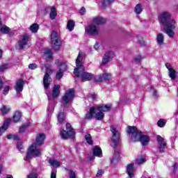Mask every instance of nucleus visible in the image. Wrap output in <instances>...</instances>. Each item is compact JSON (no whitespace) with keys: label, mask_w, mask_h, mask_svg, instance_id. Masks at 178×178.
Here are the masks:
<instances>
[{"label":"nucleus","mask_w":178,"mask_h":178,"mask_svg":"<svg viewBox=\"0 0 178 178\" xmlns=\"http://www.w3.org/2000/svg\"><path fill=\"white\" fill-rule=\"evenodd\" d=\"M170 14L166 11L163 12L158 17L161 26H165L164 32L170 38L175 37V30L177 29V23L175 19H170Z\"/></svg>","instance_id":"nucleus-1"},{"label":"nucleus","mask_w":178,"mask_h":178,"mask_svg":"<svg viewBox=\"0 0 178 178\" xmlns=\"http://www.w3.org/2000/svg\"><path fill=\"white\" fill-rule=\"evenodd\" d=\"M84 53L80 51L76 60V67L74 70V74L76 77H80L82 81H90L95 76L94 74L84 72V66L83 65L82 60L84 59Z\"/></svg>","instance_id":"nucleus-2"},{"label":"nucleus","mask_w":178,"mask_h":178,"mask_svg":"<svg viewBox=\"0 0 178 178\" xmlns=\"http://www.w3.org/2000/svg\"><path fill=\"white\" fill-rule=\"evenodd\" d=\"M112 108V104H106L104 106H95L90 108L89 112L86 115V119H97V120H102L105 114L104 112H109Z\"/></svg>","instance_id":"nucleus-3"},{"label":"nucleus","mask_w":178,"mask_h":178,"mask_svg":"<svg viewBox=\"0 0 178 178\" xmlns=\"http://www.w3.org/2000/svg\"><path fill=\"white\" fill-rule=\"evenodd\" d=\"M127 133L132 141H140L142 145H147L149 143V137L140 131L136 127H129Z\"/></svg>","instance_id":"nucleus-4"},{"label":"nucleus","mask_w":178,"mask_h":178,"mask_svg":"<svg viewBox=\"0 0 178 178\" xmlns=\"http://www.w3.org/2000/svg\"><path fill=\"white\" fill-rule=\"evenodd\" d=\"M106 22V19L102 17H95L93 18L92 24L86 29V33L89 35H98L99 34V25Z\"/></svg>","instance_id":"nucleus-5"},{"label":"nucleus","mask_w":178,"mask_h":178,"mask_svg":"<svg viewBox=\"0 0 178 178\" xmlns=\"http://www.w3.org/2000/svg\"><path fill=\"white\" fill-rule=\"evenodd\" d=\"M38 156H41V149H40V146L37 145V144L32 143L29 148L24 161H30L32 158H37Z\"/></svg>","instance_id":"nucleus-6"},{"label":"nucleus","mask_w":178,"mask_h":178,"mask_svg":"<svg viewBox=\"0 0 178 178\" xmlns=\"http://www.w3.org/2000/svg\"><path fill=\"white\" fill-rule=\"evenodd\" d=\"M74 98V90L69 89L65 92V95L63 97L61 100L62 106L63 108H67L70 105V102Z\"/></svg>","instance_id":"nucleus-7"},{"label":"nucleus","mask_w":178,"mask_h":178,"mask_svg":"<svg viewBox=\"0 0 178 178\" xmlns=\"http://www.w3.org/2000/svg\"><path fill=\"white\" fill-rule=\"evenodd\" d=\"M44 69H46V73L43 77V84L44 89L48 90L49 88V86H51V76L49 73L52 72V69H51V66H44L42 67V72L44 71Z\"/></svg>","instance_id":"nucleus-8"},{"label":"nucleus","mask_w":178,"mask_h":178,"mask_svg":"<svg viewBox=\"0 0 178 178\" xmlns=\"http://www.w3.org/2000/svg\"><path fill=\"white\" fill-rule=\"evenodd\" d=\"M50 38L53 49H54V51H59L60 48V40H59V35H58V32L53 31Z\"/></svg>","instance_id":"nucleus-9"},{"label":"nucleus","mask_w":178,"mask_h":178,"mask_svg":"<svg viewBox=\"0 0 178 178\" xmlns=\"http://www.w3.org/2000/svg\"><path fill=\"white\" fill-rule=\"evenodd\" d=\"M111 131L113 134L112 138H111V141L113 143V147H116L118 145V143H119V140L120 138V134L113 127H111Z\"/></svg>","instance_id":"nucleus-10"},{"label":"nucleus","mask_w":178,"mask_h":178,"mask_svg":"<svg viewBox=\"0 0 178 178\" xmlns=\"http://www.w3.org/2000/svg\"><path fill=\"white\" fill-rule=\"evenodd\" d=\"M55 63L60 66L59 70L56 74V79L60 80L63 77V70H66V64L60 63L59 60H56Z\"/></svg>","instance_id":"nucleus-11"},{"label":"nucleus","mask_w":178,"mask_h":178,"mask_svg":"<svg viewBox=\"0 0 178 178\" xmlns=\"http://www.w3.org/2000/svg\"><path fill=\"white\" fill-rule=\"evenodd\" d=\"M156 140L158 143V149L160 152H165V149H166V140L159 135L156 136Z\"/></svg>","instance_id":"nucleus-12"},{"label":"nucleus","mask_w":178,"mask_h":178,"mask_svg":"<svg viewBox=\"0 0 178 178\" xmlns=\"http://www.w3.org/2000/svg\"><path fill=\"white\" fill-rule=\"evenodd\" d=\"M29 42L30 40L29 39V35H23L22 39L18 42V45L20 49H23V48H29V47H30Z\"/></svg>","instance_id":"nucleus-13"},{"label":"nucleus","mask_w":178,"mask_h":178,"mask_svg":"<svg viewBox=\"0 0 178 178\" xmlns=\"http://www.w3.org/2000/svg\"><path fill=\"white\" fill-rule=\"evenodd\" d=\"M76 136V132L74 130L72 129L71 131L63 130L60 131V136L63 140H67V138H73Z\"/></svg>","instance_id":"nucleus-14"},{"label":"nucleus","mask_w":178,"mask_h":178,"mask_svg":"<svg viewBox=\"0 0 178 178\" xmlns=\"http://www.w3.org/2000/svg\"><path fill=\"white\" fill-rule=\"evenodd\" d=\"M24 87V81H23V79H19L16 82V84L14 87V88L17 92V95H18V97H20V94H21L22 91H23Z\"/></svg>","instance_id":"nucleus-15"},{"label":"nucleus","mask_w":178,"mask_h":178,"mask_svg":"<svg viewBox=\"0 0 178 178\" xmlns=\"http://www.w3.org/2000/svg\"><path fill=\"white\" fill-rule=\"evenodd\" d=\"M126 173L128 175L129 177H134V172H136V168H134V163H130L125 167Z\"/></svg>","instance_id":"nucleus-16"},{"label":"nucleus","mask_w":178,"mask_h":178,"mask_svg":"<svg viewBox=\"0 0 178 178\" xmlns=\"http://www.w3.org/2000/svg\"><path fill=\"white\" fill-rule=\"evenodd\" d=\"M165 67L168 70L169 77L172 80H175V79H176V70H175V69H173V67H172V64L169 63H165Z\"/></svg>","instance_id":"nucleus-17"},{"label":"nucleus","mask_w":178,"mask_h":178,"mask_svg":"<svg viewBox=\"0 0 178 178\" xmlns=\"http://www.w3.org/2000/svg\"><path fill=\"white\" fill-rule=\"evenodd\" d=\"M113 56H114L113 52L107 51L103 58V60H102L103 65H106V63H108V62H109L113 58Z\"/></svg>","instance_id":"nucleus-18"},{"label":"nucleus","mask_w":178,"mask_h":178,"mask_svg":"<svg viewBox=\"0 0 178 178\" xmlns=\"http://www.w3.org/2000/svg\"><path fill=\"white\" fill-rule=\"evenodd\" d=\"M44 140H45V134H40L36 137L35 144L40 147V145H42V144H44Z\"/></svg>","instance_id":"nucleus-19"},{"label":"nucleus","mask_w":178,"mask_h":178,"mask_svg":"<svg viewBox=\"0 0 178 178\" xmlns=\"http://www.w3.org/2000/svg\"><path fill=\"white\" fill-rule=\"evenodd\" d=\"M11 120L6 119L4 121L3 126L0 128V136H2L3 133H5L6 130H8V127H9V124H10Z\"/></svg>","instance_id":"nucleus-20"},{"label":"nucleus","mask_w":178,"mask_h":178,"mask_svg":"<svg viewBox=\"0 0 178 178\" xmlns=\"http://www.w3.org/2000/svg\"><path fill=\"white\" fill-rule=\"evenodd\" d=\"M59 94H60V86L55 85L53 88L52 97L58 98L59 97Z\"/></svg>","instance_id":"nucleus-21"},{"label":"nucleus","mask_w":178,"mask_h":178,"mask_svg":"<svg viewBox=\"0 0 178 178\" xmlns=\"http://www.w3.org/2000/svg\"><path fill=\"white\" fill-rule=\"evenodd\" d=\"M111 77V74L104 73L102 76H97L95 77L96 81H104L110 80Z\"/></svg>","instance_id":"nucleus-22"},{"label":"nucleus","mask_w":178,"mask_h":178,"mask_svg":"<svg viewBox=\"0 0 178 178\" xmlns=\"http://www.w3.org/2000/svg\"><path fill=\"white\" fill-rule=\"evenodd\" d=\"M43 58L46 59V60H49V59H52V51L50 49H47L44 50L43 54Z\"/></svg>","instance_id":"nucleus-23"},{"label":"nucleus","mask_w":178,"mask_h":178,"mask_svg":"<svg viewBox=\"0 0 178 178\" xmlns=\"http://www.w3.org/2000/svg\"><path fill=\"white\" fill-rule=\"evenodd\" d=\"M20 119H22V113L19 111H15L13 117V122H15V123H17L18 122H20Z\"/></svg>","instance_id":"nucleus-24"},{"label":"nucleus","mask_w":178,"mask_h":178,"mask_svg":"<svg viewBox=\"0 0 178 178\" xmlns=\"http://www.w3.org/2000/svg\"><path fill=\"white\" fill-rule=\"evenodd\" d=\"M57 15L58 11H56V8H55V6H52L49 14L50 19L51 20H55V18L56 17Z\"/></svg>","instance_id":"nucleus-25"},{"label":"nucleus","mask_w":178,"mask_h":178,"mask_svg":"<svg viewBox=\"0 0 178 178\" xmlns=\"http://www.w3.org/2000/svg\"><path fill=\"white\" fill-rule=\"evenodd\" d=\"M93 154L95 155V156H98L99 158H101V156H102V149H101V147L96 146L93 149Z\"/></svg>","instance_id":"nucleus-26"},{"label":"nucleus","mask_w":178,"mask_h":178,"mask_svg":"<svg viewBox=\"0 0 178 178\" xmlns=\"http://www.w3.org/2000/svg\"><path fill=\"white\" fill-rule=\"evenodd\" d=\"M0 112L1 115H7L10 112V107L9 106L3 105L0 108Z\"/></svg>","instance_id":"nucleus-27"},{"label":"nucleus","mask_w":178,"mask_h":178,"mask_svg":"<svg viewBox=\"0 0 178 178\" xmlns=\"http://www.w3.org/2000/svg\"><path fill=\"white\" fill-rule=\"evenodd\" d=\"M49 163L54 168H59V166H60V163L59 161H58V160H56V159H50L49 160Z\"/></svg>","instance_id":"nucleus-28"},{"label":"nucleus","mask_w":178,"mask_h":178,"mask_svg":"<svg viewBox=\"0 0 178 178\" xmlns=\"http://www.w3.org/2000/svg\"><path fill=\"white\" fill-rule=\"evenodd\" d=\"M29 29L31 33H37L40 29V25H38V24H33L30 26Z\"/></svg>","instance_id":"nucleus-29"},{"label":"nucleus","mask_w":178,"mask_h":178,"mask_svg":"<svg viewBox=\"0 0 178 178\" xmlns=\"http://www.w3.org/2000/svg\"><path fill=\"white\" fill-rule=\"evenodd\" d=\"M67 29L69 31H73V29H74V22H73V20H69L67 22Z\"/></svg>","instance_id":"nucleus-30"},{"label":"nucleus","mask_w":178,"mask_h":178,"mask_svg":"<svg viewBox=\"0 0 178 178\" xmlns=\"http://www.w3.org/2000/svg\"><path fill=\"white\" fill-rule=\"evenodd\" d=\"M9 31H10L9 27L5 25H3L0 27V33L1 34H8Z\"/></svg>","instance_id":"nucleus-31"},{"label":"nucleus","mask_w":178,"mask_h":178,"mask_svg":"<svg viewBox=\"0 0 178 178\" xmlns=\"http://www.w3.org/2000/svg\"><path fill=\"white\" fill-rule=\"evenodd\" d=\"M163 40H164L163 33H159L157 35V43L159 45H162L163 44Z\"/></svg>","instance_id":"nucleus-32"},{"label":"nucleus","mask_w":178,"mask_h":178,"mask_svg":"<svg viewBox=\"0 0 178 178\" xmlns=\"http://www.w3.org/2000/svg\"><path fill=\"white\" fill-rule=\"evenodd\" d=\"M166 123H168V120H166L165 119H160L157 122V126L159 127H165V126L166 125Z\"/></svg>","instance_id":"nucleus-33"},{"label":"nucleus","mask_w":178,"mask_h":178,"mask_svg":"<svg viewBox=\"0 0 178 178\" xmlns=\"http://www.w3.org/2000/svg\"><path fill=\"white\" fill-rule=\"evenodd\" d=\"M85 138L88 144H89L90 145H92V144H94V142H92V138L90 134H86L85 136Z\"/></svg>","instance_id":"nucleus-34"},{"label":"nucleus","mask_w":178,"mask_h":178,"mask_svg":"<svg viewBox=\"0 0 178 178\" xmlns=\"http://www.w3.org/2000/svg\"><path fill=\"white\" fill-rule=\"evenodd\" d=\"M135 12L137 15H140L143 12V6L141 4H137L135 7Z\"/></svg>","instance_id":"nucleus-35"},{"label":"nucleus","mask_w":178,"mask_h":178,"mask_svg":"<svg viewBox=\"0 0 178 178\" xmlns=\"http://www.w3.org/2000/svg\"><path fill=\"white\" fill-rule=\"evenodd\" d=\"M58 120L59 123H63L65 120V113L63 112H60L58 115Z\"/></svg>","instance_id":"nucleus-36"},{"label":"nucleus","mask_w":178,"mask_h":178,"mask_svg":"<svg viewBox=\"0 0 178 178\" xmlns=\"http://www.w3.org/2000/svg\"><path fill=\"white\" fill-rule=\"evenodd\" d=\"M120 158V154L118 152H115L113 155V159H111V163H113L115 161H118Z\"/></svg>","instance_id":"nucleus-37"},{"label":"nucleus","mask_w":178,"mask_h":178,"mask_svg":"<svg viewBox=\"0 0 178 178\" xmlns=\"http://www.w3.org/2000/svg\"><path fill=\"white\" fill-rule=\"evenodd\" d=\"M115 0H102V5L103 6H108V5L112 3Z\"/></svg>","instance_id":"nucleus-38"},{"label":"nucleus","mask_w":178,"mask_h":178,"mask_svg":"<svg viewBox=\"0 0 178 178\" xmlns=\"http://www.w3.org/2000/svg\"><path fill=\"white\" fill-rule=\"evenodd\" d=\"M8 140H19V136L17 135H13V134H10L7 136Z\"/></svg>","instance_id":"nucleus-39"},{"label":"nucleus","mask_w":178,"mask_h":178,"mask_svg":"<svg viewBox=\"0 0 178 178\" xmlns=\"http://www.w3.org/2000/svg\"><path fill=\"white\" fill-rule=\"evenodd\" d=\"M68 175L70 178H76V172L73 170H69Z\"/></svg>","instance_id":"nucleus-40"},{"label":"nucleus","mask_w":178,"mask_h":178,"mask_svg":"<svg viewBox=\"0 0 178 178\" xmlns=\"http://www.w3.org/2000/svg\"><path fill=\"white\" fill-rule=\"evenodd\" d=\"M145 161L146 160L144 158L138 159L136 161V165H143V163H145Z\"/></svg>","instance_id":"nucleus-41"},{"label":"nucleus","mask_w":178,"mask_h":178,"mask_svg":"<svg viewBox=\"0 0 178 178\" xmlns=\"http://www.w3.org/2000/svg\"><path fill=\"white\" fill-rule=\"evenodd\" d=\"M141 59H142L141 55H138V56L135 57L134 62L136 63V65H138V63L141 62Z\"/></svg>","instance_id":"nucleus-42"},{"label":"nucleus","mask_w":178,"mask_h":178,"mask_svg":"<svg viewBox=\"0 0 178 178\" xmlns=\"http://www.w3.org/2000/svg\"><path fill=\"white\" fill-rule=\"evenodd\" d=\"M10 88V87L9 86H6V87H4L3 91V95H8V92H9Z\"/></svg>","instance_id":"nucleus-43"},{"label":"nucleus","mask_w":178,"mask_h":178,"mask_svg":"<svg viewBox=\"0 0 178 178\" xmlns=\"http://www.w3.org/2000/svg\"><path fill=\"white\" fill-rule=\"evenodd\" d=\"M29 69H30L31 70H34V69H37V64L35 63L29 64Z\"/></svg>","instance_id":"nucleus-44"},{"label":"nucleus","mask_w":178,"mask_h":178,"mask_svg":"<svg viewBox=\"0 0 178 178\" xmlns=\"http://www.w3.org/2000/svg\"><path fill=\"white\" fill-rule=\"evenodd\" d=\"M8 69V64H3V65L0 66V72H3Z\"/></svg>","instance_id":"nucleus-45"},{"label":"nucleus","mask_w":178,"mask_h":178,"mask_svg":"<svg viewBox=\"0 0 178 178\" xmlns=\"http://www.w3.org/2000/svg\"><path fill=\"white\" fill-rule=\"evenodd\" d=\"M53 109L54 107H52V106H49L47 109V115H49L51 112H52Z\"/></svg>","instance_id":"nucleus-46"},{"label":"nucleus","mask_w":178,"mask_h":178,"mask_svg":"<svg viewBox=\"0 0 178 178\" xmlns=\"http://www.w3.org/2000/svg\"><path fill=\"white\" fill-rule=\"evenodd\" d=\"M17 148L20 151V152H22V150L23 149V145L20 143H17Z\"/></svg>","instance_id":"nucleus-47"},{"label":"nucleus","mask_w":178,"mask_h":178,"mask_svg":"<svg viewBox=\"0 0 178 178\" xmlns=\"http://www.w3.org/2000/svg\"><path fill=\"white\" fill-rule=\"evenodd\" d=\"M150 92L152 93V95H153V97H154V98H156V97H158L156 90H154V88L151 89Z\"/></svg>","instance_id":"nucleus-48"},{"label":"nucleus","mask_w":178,"mask_h":178,"mask_svg":"<svg viewBox=\"0 0 178 178\" xmlns=\"http://www.w3.org/2000/svg\"><path fill=\"white\" fill-rule=\"evenodd\" d=\"M66 129H67V131H72V130H74L72 129V125H70V124L69 123L66 124Z\"/></svg>","instance_id":"nucleus-49"},{"label":"nucleus","mask_w":178,"mask_h":178,"mask_svg":"<svg viewBox=\"0 0 178 178\" xmlns=\"http://www.w3.org/2000/svg\"><path fill=\"white\" fill-rule=\"evenodd\" d=\"M27 178H37L36 173H31L27 176Z\"/></svg>","instance_id":"nucleus-50"},{"label":"nucleus","mask_w":178,"mask_h":178,"mask_svg":"<svg viewBox=\"0 0 178 178\" xmlns=\"http://www.w3.org/2000/svg\"><path fill=\"white\" fill-rule=\"evenodd\" d=\"M26 126H22L19 128V133H24L26 131Z\"/></svg>","instance_id":"nucleus-51"},{"label":"nucleus","mask_w":178,"mask_h":178,"mask_svg":"<svg viewBox=\"0 0 178 178\" xmlns=\"http://www.w3.org/2000/svg\"><path fill=\"white\" fill-rule=\"evenodd\" d=\"M80 15H86V8L82 7L79 11Z\"/></svg>","instance_id":"nucleus-52"},{"label":"nucleus","mask_w":178,"mask_h":178,"mask_svg":"<svg viewBox=\"0 0 178 178\" xmlns=\"http://www.w3.org/2000/svg\"><path fill=\"white\" fill-rule=\"evenodd\" d=\"M104 172H102V170H98L97 171V175H96V176L97 177H99V176H102V174H103Z\"/></svg>","instance_id":"nucleus-53"},{"label":"nucleus","mask_w":178,"mask_h":178,"mask_svg":"<svg viewBox=\"0 0 178 178\" xmlns=\"http://www.w3.org/2000/svg\"><path fill=\"white\" fill-rule=\"evenodd\" d=\"M50 178H56V172H51Z\"/></svg>","instance_id":"nucleus-54"},{"label":"nucleus","mask_w":178,"mask_h":178,"mask_svg":"<svg viewBox=\"0 0 178 178\" xmlns=\"http://www.w3.org/2000/svg\"><path fill=\"white\" fill-rule=\"evenodd\" d=\"M97 95H95V93H92V94L90 95V98H92V99H97Z\"/></svg>","instance_id":"nucleus-55"},{"label":"nucleus","mask_w":178,"mask_h":178,"mask_svg":"<svg viewBox=\"0 0 178 178\" xmlns=\"http://www.w3.org/2000/svg\"><path fill=\"white\" fill-rule=\"evenodd\" d=\"M2 87H3V82H2V79L0 78V90H2Z\"/></svg>","instance_id":"nucleus-56"},{"label":"nucleus","mask_w":178,"mask_h":178,"mask_svg":"<svg viewBox=\"0 0 178 178\" xmlns=\"http://www.w3.org/2000/svg\"><path fill=\"white\" fill-rule=\"evenodd\" d=\"M95 49H98V48H99V44L96 43L94 46Z\"/></svg>","instance_id":"nucleus-57"},{"label":"nucleus","mask_w":178,"mask_h":178,"mask_svg":"<svg viewBox=\"0 0 178 178\" xmlns=\"http://www.w3.org/2000/svg\"><path fill=\"white\" fill-rule=\"evenodd\" d=\"M3 169V166L1 164H0V175L2 173Z\"/></svg>","instance_id":"nucleus-58"},{"label":"nucleus","mask_w":178,"mask_h":178,"mask_svg":"<svg viewBox=\"0 0 178 178\" xmlns=\"http://www.w3.org/2000/svg\"><path fill=\"white\" fill-rule=\"evenodd\" d=\"M7 178H13V176L10 175H8Z\"/></svg>","instance_id":"nucleus-59"},{"label":"nucleus","mask_w":178,"mask_h":178,"mask_svg":"<svg viewBox=\"0 0 178 178\" xmlns=\"http://www.w3.org/2000/svg\"><path fill=\"white\" fill-rule=\"evenodd\" d=\"M0 58H2V50L0 49Z\"/></svg>","instance_id":"nucleus-60"},{"label":"nucleus","mask_w":178,"mask_h":178,"mask_svg":"<svg viewBox=\"0 0 178 178\" xmlns=\"http://www.w3.org/2000/svg\"><path fill=\"white\" fill-rule=\"evenodd\" d=\"M1 23H2V22H1V19H0V24H1Z\"/></svg>","instance_id":"nucleus-61"},{"label":"nucleus","mask_w":178,"mask_h":178,"mask_svg":"<svg viewBox=\"0 0 178 178\" xmlns=\"http://www.w3.org/2000/svg\"><path fill=\"white\" fill-rule=\"evenodd\" d=\"M149 178H151V177H149Z\"/></svg>","instance_id":"nucleus-62"}]
</instances>
